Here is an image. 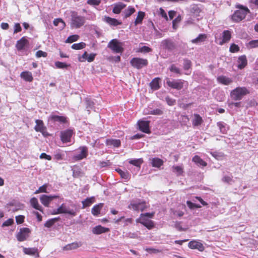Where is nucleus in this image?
I'll use <instances>...</instances> for the list:
<instances>
[{"mask_svg":"<svg viewBox=\"0 0 258 258\" xmlns=\"http://www.w3.org/2000/svg\"><path fill=\"white\" fill-rule=\"evenodd\" d=\"M154 214V212L141 214L140 217L136 220V222L141 223L148 229H151L154 227V224L150 218H152Z\"/></svg>","mask_w":258,"mask_h":258,"instance_id":"obj_1","label":"nucleus"},{"mask_svg":"<svg viewBox=\"0 0 258 258\" xmlns=\"http://www.w3.org/2000/svg\"><path fill=\"white\" fill-rule=\"evenodd\" d=\"M248 89L245 87H238L232 90L230 95L232 100L239 101L241 100L245 96L249 94Z\"/></svg>","mask_w":258,"mask_h":258,"instance_id":"obj_2","label":"nucleus"},{"mask_svg":"<svg viewBox=\"0 0 258 258\" xmlns=\"http://www.w3.org/2000/svg\"><path fill=\"white\" fill-rule=\"evenodd\" d=\"M71 27L72 28H79L85 23V18L79 16L76 12H71Z\"/></svg>","mask_w":258,"mask_h":258,"instance_id":"obj_3","label":"nucleus"},{"mask_svg":"<svg viewBox=\"0 0 258 258\" xmlns=\"http://www.w3.org/2000/svg\"><path fill=\"white\" fill-rule=\"evenodd\" d=\"M247 8L241 6L240 9L236 10L232 15L231 19L235 22H238L245 18L246 15L249 13Z\"/></svg>","mask_w":258,"mask_h":258,"instance_id":"obj_4","label":"nucleus"},{"mask_svg":"<svg viewBox=\"0 0 258 258\" xmlns=\"http://www.w3.org/2000/svg\"><path fill=\"white\" fill-rule=\"evenodd\" d=\"M123 45L122 42L116 39H113L109 42L107 47L114 53H121L124 50Z\"/></svg>","mask_w":258,"mask_h":258,"instance_id":"obj_5","label":"nucleus"},{"mask_svg":"<svg viewBox=\"0 0 258 258\" xmlns=\"http://www.w3.org/2000/svg\"><path fill=\"white\" fill-rule=\"evenodd\" d=\"M166 84L172 88L180 90L183 87L184 84L187 83L186 82L181 79L170 80L169 78H167Z\"/></svg>","mask_w":258,"mask_h":258,"instance_id":"obj_6","label":"nucleus"},{"mask_svg":"<svg viewBox=\"0 0 258 258\" xmlns=\"http://www.w3.org/2000/svg\"><path fill=\"white\" fill-rule=\"evenodd\" d=\"M88 148L86 146L80 147L73 156V159L75 161H79L86 158L88 156Z\"/></svg>","mask_w":258,"mask_h":258,"instance_id":"obj_7","label":"nucleus"},{"mask_svg":"<svg viewBox=\"0 0 258 258\" xmlns=\"http://www.w3.org/2000/svg\"><path fill=\"white\" fill-rule=\"evenodd\" d=\"M147 207V204L145 202L132 201L128 205V208L134 211H143Z\"/></svg>","mask_w":258,"mask_h":258,"instance_id":"obj_8","label":"nucleus"},{"mask_svg":"<svg viewBox=\"0 0 258 258\" xmlns=\"http://www.w3.org/2000/svg\"><path fill=\"white\" fill-rule=\"evenodd\" d=\"M130 63L134 68L140 69L147 66L148 61L145 59L134 57L131 59Z\"/></svg>","mask_w":258,"mask_h":258,"instance_id":"obj_9","label":"nucleus"},{"mask_svg":"<svg viewBox=\"0 0 258 258\" xmlns=\"http://www.w3.org/2000/svg\"><path fill=\"white\" fill-rule=\"evenodd\" d=\"M30 232V230L28 228H20L16 235L18 240L19 241H25L29 236Z\"/></svg>","mask_w":258,"mask_h":258,"instance_id":"obj_10","label":"nucleus"},{"mask_svg":"<svg viewBox=\"0 0 258 258\" xmlns=\"http://www.w3.org/2000/svg\"><path fill=\"white\" fill-rule=\"evenodd\" d=\"M59 198L57 195H42L40 197L41 203L45 207H49L50 202L54 199Z\"/></svg>","mask_w":258,"mask_h":258,"instance_id":"obj_11","label":"nucleus"},{"mask_svg":"<svg viewBox=\"0 0 258 258\" xmlns=\"http://www.w3.org/2000/svg\"><path fill=\"white\" fill-rule=\"evenodd\" d=\"M73 134V132L71 130H67L62 131L60 133L61 140L63 143H68L71 142V139Z\"/></svg>","mask_w":258,"mask_h":258,"instance_id":"obj_12","label":"nucleus"},{"mask_svg":"<svg viewBox=\"0 0 258 258\" xmlns=\"http://www.w3.org/2000/svg\"><path fill=\"white\" fill-rule=\"evenodd\" d=\"M58 210H60L61 214H68L73 216L76 215V212L71 209L70 207L65 204H62L58 208Z\"/></svg>","mask_w":258,"mask_h":258,"instance_id":"obj_13","label":"nucleus"},{"mask_svg":"<svg viewBox=\"0 0 258 258\" xmlns=\"http://www.w3.org/2000/svg\"><path fill=\"white\" fill-rule=\"evenodd\" d=\"M149 123V121L139 120L138 122L139 130L145 133H150Z\"/></svg>","mask_w":258,"mask_h":258,"instance_id":"obj_14","label":"nucleus"},{"mask_svg":"<svg viewBox=\"0 0 258 258\" xmlns=\"http://www.w3.org/2000/svg\"><path fill=\"white\" fill-rule=\"evenodd\" d=\"M188 246L191 249H197L200 251H203L205 249L203 244L199 240L190 241L188 243Z\"/></svg>","mask_w":258,"mask_h":258,"instance_id":"obj_15","label":"nucleus"},{"mask_svg":"<svg viewBox=\"0 0 258 258\" xmlns=\"http://www.w3.org/2000/svg\"><path fill=\"white\" fill-rule=\"evenodd\" d=\"M23 251L26 254L35 255L36 257H38L39 256L38 249L36 247H23Z\"/></svg>","mask_w":258,"mask_h":258,"instance_id":"obj_16","label":"nucleus"},{"mask_svg":"<svg viewBox=\"0 0 258 258\" xmlns=\"http://www.w3.org/2000/svg\"><path fill=\"white\" fill-rule=\"evenodd\" d=\"M28 41L25 37H23L17 41L16 47L18 50L24 49L28 45Z\"/></svg>","mask_w":258,"mask_h":258,"instance_id":"obj_17","label":"nucleus"},{"mask_svg":"<svg viewBox=\"0 0 258 258\" xmlns=\"http://www.w3.org/2000/svg\"><path fill=\"white\" fill-rule=\"evenodd\" d=\"M109 231L108 228L104 227L101 225H98L93 228L92 231L93 233L99 235L102 233L107 232Z\"/></svg>","mask_w":258,"mask_h":258,"instance_id":"obj_18","label":"nucleus"},{"mask_svg":"<svg viewBox=\"0 0 258 258\" xmlns=\"http://www.w3.org/2000/svg\"><path fill=\"white\" fill-rule=\"evenodd\" d=\"M82 245V243L80 242H74L68 244L63 247V250H71L76 249Z\"/></svg>","mask_w":258,"mask_h":258,"instance_id":"obj_19","label":"nucleus"},{"mask_svg":"<svg viewBox=\"0 0 258 258\" xmlns=\"http://www.w3.org/2000/svg\"><path fill=\"white\" fill-rule=\"evenodd\" d=\"M105 143L107 146L110 147L117 148L120 146V141L118 139H107Z\"/></svg>","mask_w":258,"mask_h":258,"instance_id":"obj_20","label":"nucleus"},{"mask_svg":"<svg viewBox=\"0 0 258 258\" xmlns=\"http://www.w3.org/2000/svg\"><path fill=\"white\" fill-rule=\"evenodd\" d=\"M162 46L165 49L173 50L175 48V44L172 41L169 39H165L162 41Z\"/></svg>","mask_w":258,"mask_h":258,"instance_id":"obj_21","label":"nucleus"},{"mask_svg":"<svg viewBox=\"0 0 258 258\" xmlns=\"http://www.w3.org/2000/svg\"><path fill=\"white\" fill-rule=\"evenodd\" d=\"M104 21L108 24L112 26H116L117 25L121 24V22H119L115 18H112L109 17H104Z\"/></svg>","mask_w":258,"mask_h":258,"instance_id":"obj_22","label":"nucleus"},{"mask_svg":"<svg viewBox=\"0 0 258 258\" xmlns=\"http://www.w3.org/2000/svg\"><path fill=\"white\" fill-rule=\"evenodd\" d=\"M247 64L246 56L243 55L240 56L237 60V67L239 69H243Z\"/></svg>","mask_w":258,"mask_h":258,"instance_id":"obj_23","label":"nucleus"},{"mask_svg":"<svg viewBox=\"0 0 258 258\" xmlns=\"http://www.w3.org/2000/svg\"><path fill=\"white\" fill-rule=\"evenodd\" d=\"M36 125L34 127L35 130L36 132H39L43 134L46 130V127L44 125L43 121L39 119H36L35 120Z\"/></svg>","mask_w":258,"mask_h":258,"instance_id":"obj_24","label":"nucleus"},{"mask_svg":"<svg viewBox=\"0 0 258 258\" xmlns=\"http://www.w3.org/2000/svg\"><path fill=\"white\" fill-rule=\"evenodd\" d=\"M21 78L24 79L25 81L29 82H31L33 80V77L32 74L30 72L24 71L22 72L20 74Z\"/></svg>","mask_w":258,"mask_h":258,"instance_id":"obj_25","label":"nucleus"},{"mask_svg":"<svg viewBox=\"0 0 258 258\" xmlns=\"http://www.w3.org/2000/svg\"><path fill=\"white\" fill-rule=\"evenodd\" d=\"M203 118L199 114H194L193 118L192 119V124L194 127L200 125L203 123Z\"/></svg>","mask_w":258,"mask_h":258,"instance_id":"obj_26","label":"nucleus"},{"mask_svg":"<svg viewBox=\"0 0 258 258\" xmlns=\"http://www.w3.org/2000/svg\"><path fill=\"white\" fill-rule=\"evenodd\" d=\"M217 81L219 83L225 85H228L232 83L233 80L228 77L220 76L217 78Z\"/></svg>","mask_w":258,"mask_h":258,"instance_id":"obj_27","label":"nucleus"},{"mask_svg":"<svg viewBox=\"0 0 258 258\" xmlns=\"http://www.w3.org/2000/svg\"><path fill=\"white\" fill-rule=\"evenodd\" d=\"M207 38V36L205 34H200L195 39H192L191 42L192 43L200 44L201 43L204 42Z\"/></svg>","mask_w":258,"mask_h":258,"instance_id":"obj_28","label":"nucleus"},{"mask_svg":"<svg viewBox=\"0 0 258 258\" xmlns=\"http://www.w3.org/2000/svg\"><path fill=\"white\" fill-rule=\"evenodd\" d=\"M222 40L219 42V44L222 45L224 43H226L228 42L231 37V34L229 31L225 30L222 33Z\"/></svg>","mask_w":258,"mask_h":258,"instance_id":"obj_29","label":"nucleus"},{"mask_svg":"<svg viewBox=\"0 0 258 258\" xmlns=\"http://www.w3.org/2000/svg\"><path fill=\"white\" fill-rule=\"evenodd\" d=\"M126 5L122 3L119 2L115 4L113 6L112 12L114 14H119L121 10L125 7Z\"/></svg>","mask_w":258,"mask_h":258,"instance_id":"obj_30","label":"nucleus"},{"mask_svg":"<svg viewBox=\"0 0 258 258\" xmlns=\"http://www.w3.org/2000/svg\"><path fill=\"white\" fill-rule=\"evenodd\" d=\"M115 170L120 175L121 178L125 180L126 181H127L130 179L131 174L127 171H123L119 168L116 169Z\"/></svg>","mask_w":258,"mask_h":258,"instance_id":"obj_31","label":"nucleus"},{"mask_svg":"<svg viewBox=\"0 0 258 258\" xmlns=\"http://www.w3.org/2000/svg\"><path fill=\"white\" fill-rule=\"evenodd\" d=\"M192 161L195 162L199 166L205 167L206 166L207 164L203 159H202L199 156L196 155L192 158Z\"/></svg>","mask_w":258,"mask_h":258,"instance_id":"obj_32","label":"nucleus"},{"mask_svg":"<svg viewBox=\"0 0 258 258\" xmlns=\"http://www.w3.org/2000/svg\"><path fill=\"white\" fill-rule=\"evenodd\" d=\"M103 204L100 203L95 205L91 210L92 214L94 216H97L100 214V210L103 207Z\"/></svg>","mask_w":258,"mask_h":258,"instance_id":"obj_33","label":"nucleus"},{"mask_svg":"<svg viewBox=\"0 0 258 258\" xmlns=\"http://www.w3.org/2000/svg\"><path fill=\"white\" fill-rule=\"evenodd\" d=\"M30 204L34 208L41 212H42V208L39 204L38 200L36 198H32L30 200Z\"/></svg>","mask_w":258,"mask_h":258,"instance_id":"obj_34","label":"nucleus"},{"mask_svg":"<svg viewBox=\"0 0 258 258\" xmlns=\"http://www.w3.org/2000/svg\"><path fill=\"white\" fill-rule=\"evenodd\" d=\"M53 24L55 26H58L60 30H62L66 26L64 22L60 18L55 19Z\"/></svg>","mask_w":258,"mask_h":258,"instance_id":"obj_35","label":"nucleus"},{"mask_svg":"<svg viewBox=\"0 0 258 258\" xmlns=\"http://www.w3.org/2000/svg\"><path fill=\"white\" fill-rule=\"evenodd\" d=\"M49 118L54 122L63 123L66 121V118L62 116L52 115L49 117Z\"/></svg>","mask_w":258,"mask_h":258,"instance_id":"obj_36","label":"nucleus"},{"mask_svg":"<svg viewBox=\"0 0 258 258\" xmlns=\"http://www.w3.org/2000/svg\"><path fill=\"white\" fill-rule=\"evenodd\" d=\"M95 202V198L93 197L88 198L85 200L82 201L83 207L82 208H85L86 207L90 206Z\"/></svg>","mask_w":258,"mask_h":258,"instance_id":"obj_37","label":"nucleus"},{"mask_svg":"<svg viewBox=\"0 0 258 258\" xmlns=\"http://www.w3.org/2000/svg\"><path fill=\"white\" fill-rule=\"evenodd\" d=\"M217 126L219 127L220 132L223 134H226L228 127L226 123L223 122H217Z\"/></svg>","mask_w":258,"mask_h":258,"instance_id":"obj_38","label":"nucleus"},{"mask_svg":"<svg viewBox=\"0 0 258 258\" xmlns=\"http://www.w3.org/2000/svg\"><path fill=\"white\" fill-rule=\"evenodd\" d=\"M160 79L156 78L154 79L150 83V86L151 88L154 90H157L160 88L159 86Z\"/></svg>","mask_w":258,"mask_h":258,"instance_id":"obj_39","label":"nucleus"},{"mask_svg":"<svg viewBox=\"0 0 258 258\" xmlns=\"http://www.w3.org/2000/svg\"><path fill=\"white\" fill-rule=\"evenodd\" d=\"M151 164L153 167H160L163 164V161L158 158H153L151 160Z\"/></svg>","mask_w":258,"mask_h":258,"instance_id":"obj_40","label":"nucleus"},{"mask_svg":"<svg viewBox=\"0 0 258 258\" xmlns=\"http://www.w3.org/2000/svg\"><path fill=\"white\" fill-rule=\"evenodd\" d=\"M145 16V13L142 12H139L138 16L135 21V25H137L142 23L143 19Z\"/></svg>","mask_w":258,"mask_h":258,"instance_id":"obj_41","label":"nucleus"},{"mask_svg":"<svg viewBox=\"0 0 258 258\" xmlns=\"http://www.w3.org/2000/svg\"><path fill=\"white\" fill-rule=\"evenodd\" d=\"M143 161L142 159H132L130 160L128 162L132 165H134V166H136L137 167H140L142 163H143Z\"/></svg>","mask_w":258,"mask_h":258,"instance_id":"obj_42","label":"nucleus"},{"mask_svg":"<svg viewBox=\"0 0 258 258\" xmlns=\"http://www.w3.org/2000/svg\"><path fill=\"white\" fill-rule=\"evenodd\" d=\"M135 12V9L134 8L129 6L126 10H125L124 12V18H126L130 17L132 14H133Z\"/></svg>","mask_w":258,"mask_h":258,"instance_id":"obj_43","label":"nucleus"},{"mask_svg":"<svg viewBox=\"0 0 258 258\" xmlns=\"http://www.w3.org/2000/svg\"><path fill=\"white\" fill-rule=\"evenodd\" d=\"M64 156V154L63 153V152L60 150H57L56 151V152L54 153V159L56 160H60L63 159Z\"/></svg>","mask_w":258,"mask_h":258,"instance_id":"obj_44","label":"nucleus"},{"mask_svg":"<svg viewBox=\"0 0 258 258\" xmlns=\"http://www.w3.org/2000/svg\"><path fill=\"white\" fill-rule=\"evenodd\" d=\"M86 46V44L84 42L73 44L71 47L73 49L79 50L84 48Z\"/></svg>","mask_w":258,"mask_h":258,"instance_id":"obj_45","label":"nucleus"},{"mask_svg":"<svg viewBox=\"0 0 258 258\" xmlns=\"http://www.w3.org/2000/svg\"><path fill=\"white\" fill-rule=\"evenodd\" d=\"M144 113L146 114H151L154 115H161L163 113V111L160 109H156L149 111H147L146 110H145Z\"/></svg>","mask_w":258,"mask_h":258,"instance_id":"obj_46","label":"nucleus"},{"mask_svg":"<svg viewBox=\"0 0 258 258\" xmlns=\"http://www.w3.org/2000/svg\"><path fill=\"white\" fill-rule=\"evenodd\" d=\"M79 36L78 35H73L69 36L66 40V43H72L78 40Z\"/></svg>","mask_w":258,"mask_h":258,"instance_id":"obj_47","label":"nucleus"},{"mask_svg":"<svg viewBox=\"0 0 258 258\" xmlns=\"http://www.w3.org/2000/svg\"><path fill=\"white\" fill-rule=\"evenodd\" d=\"M57 219H58V218H56L49 219L46 222V223L44 224V226L46 227L50 228L53 226V225L57 220Z\"/></svg>","mask_w":258,"mask_h":258,"instance_id":"obj_48","label":"nucleus"},{"mask_svg":"<svg viewBox=\"0 0 258 258\" xmlns=\"http://www.w3.org/2000/svg\"><path fill=\"white\" fill-rule=\"evenodd\" d=\"M169 70L171 72H173L174 73L179 74V75L181 74L180 70L178 67H177L175 64H171L170 66Z\"/></svg>","mask_w":258,"mask_h":258,"instance_id":"obj_49","label":"nucleus"},{"mask_svg":"<svg viewBox=\"0 0 258 258\" xmlns=\"http://www.w3.org/2000/svg\"><path fill=\"white\" fill-rule=\"evenodd\" d=\"M47 186V184L43 185L42 186H40L37 190H36L35 191V194H37L38 193H41V192L47 193L48 192L46 190Z\"/></svg>","mask_w":258,"mask_h":258,"instance_id":"obj_50","label":"nucleus"},{"mask_svg":"<svg viewBox=\"0 0 258 258\" xmlns=\"http://www.w3.org/2000/svg\"><path fill=\"white\" fill-rule=\"evenodd\" d=\"M173 172L176 173L178 175H180L183 172V169L181 166H175L172 167Z\"/></svg>","mask_w":258,"mask_h":258,"instance_id":"obj_51","label":"nucleus"},{"mask_svg":"<svg viewBox=\"0 0 258 258\" xmlns=\"http://www.w3.org/2000/svg\"><path fill=\"white\" fill-rule=\"evenodd\" d=\"M181 20L180 16H178L177 18L174 19L172 22V27L174 29H176L177 28L178 24Z\"/></svg>","mask_w":258,"mask_h":258,"instance_id":"obj_52","label":"nucleus"},{"mask_svg":"<svg viewBox=\"0 0 258 258\" xmlns=\"http://www.w3.org/2000/svg\"><path fill=\"white\" fill-rule=\"evenodd\" d=\"M145 250L150 253H157L161 252V250L151 247H147Z\"/></svg>","mask_w":258,"mask_h":258,"instance_id":"obj_53","label":"nucleus"},{"mask_svg":"<svg viewBox=\"0 0 258 258\" xmlns=\"http://www.w3.org/2000/svg\"><path fill=\"white\" fill-rule=\"evenodd\" d=\"M88 54L86 51H85L81 56H79L78 57V60L80 62H85L86 60H87V56Z\"/></svg>","mask_w":258,"mask_h":258,"instance_id":"obj_54","label":"nucleus"},{"mask_svg":"<svg viewBox=\"0 0 258 258\" xmlns=\"http://www.w3.org/2000/svg\"><path fill=\"white\" fill-rule=\"evenodd\" d=\"M55 65L56 67L58 69H64L68 67V65L66 63L60 61H56Z\"/></svg>","mask_w":258,"mask_h":258,"instance_id":"obj_55","label":"nucleus"},{"mask_svg":"<svg viewBox=\"0 0 258 258\" xmlns=\"http://www.w3.org/2000/svg\"><path fill=\"white\" fill-rule=\"evenodd\" d=\"M222 180L224 182L230 183L232 181V176L229 175H225L222 178Z\"/></svg>","mask_w":258,"mask_h":258,"instance_id":"obj_56","label":"nucleus"},{"mask_svg":"<svg viewBox=\"0 0 258 258\" xmlns=\"http://www.w3.org/2000/svg\"><path fill=\"white\" fill-rule=\"evenodd\" d=\"M191 66L190 60L185 59L183 60V68L184 70H188Z\"/></svg>","mask_w":258,"mask_h":258,"instance_id":"obj_57","label":"nucleus"},{"mask_svg":"<svg viewBox=\"0 0 258 258\" xmlns=\"http://www.w3.org/2000/svg\"><path fill=\"white\" fill-rule=\"evenodd\" d=\"M211 154L212 155L213 157H214L215 158H216L217 160H219L220 158H221L223 157V154L221 153L217 152H210Z\"/></svg>","mask_w":258,"mask_h":258,"instance_id":"obj_58","label":"nucleus"},{"mask_svg":"<svg viewBox=\"0 0 258 258\" xmlns=\"http://www.w3.org/2000/svg\"><path fill=\"white\" fill-rule=\"evenodd\" d=\"M239 50V47L235 44H232L230 45V48H229V50L231 52H236L237 51H238Z\"/></svg>","mask_w":258,"mask_h":258,"instance_id":"obj_59","label":"nucleus"},{"mask_svg":"<svg viewBox=\"0 0 258 258\" xmlns=\"http://www.w3.org/2000/svg\"><path fill=\"white\" fill-rule=\"evenodd\" d=\"M14 223V219L12 218H9L6 221H5L3 224L2 227L9 226L12 225Z\"/></svg>","mask_w":258,"mask_h":258,"instance_id":"obj_60","label":"nucleus"},{"mask_svg":"<svg viewBox=\"0 0 258 258\" xmlns=\"http://www.w3.org/2000/svg\"><path fill=\"white\" fill-rule=\"evenodd\" d=\"M14 33H17L18 32H20L22 30L21 27L20 26V24L18 23H15L14 27Z\"/></svg>","mask_w":258,"mask_h":258,"instance_id":"obj_61","label":"nucleus"},{"mask_svg":"<svg viewBox=\"0 0 258 258\" xmlns=\"http://www.w3.org/2000/svg\"><path fill=\"white\" fill-rule=\"evenodd\" d=\"M101 3V0H88L87 4L92 6H98Z\"/></svg>","mask_w":258,"mask_h":258,"instance_id":"obj_62","label":"nucleus"},{"mask_svg":"<svg viewBox=\"0 0 258 258\" xmlns=\"http://www.w3.org/2000/svg\"><path fill=\"white\" fill-rule=\"evenodd\" d=\"M36 56L37 58L41 57H45L47 56V53L42 50H38L36 52Z\"/></svg>","mask_w":258,"mask_h":258,"instance_id":"obj_63","label":"nucleus"},{"mask_svg":"<svg viewBox=\"0 0 258 258\" xmlns=\"http://www.w3.org/2000/svg\"><path fill=\"white\" fill-rule=\"evenodd\" d=\"M248 45L251 48H254V47H258V39L250 41L248 43Z\"/></svg>","mask_w":258,"mask_h":258,"instance_id":"obj_64","label":"nucleus"}]
</instances>
